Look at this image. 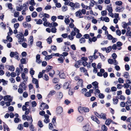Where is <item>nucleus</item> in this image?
I'll return each instance as SVG.
<instances>
[{"label": "nucleus", "instance_id": "27", "mask_svg": "<svg viewBox=\"0 0 131 131\" xmlns=\"http://www.w3.org/2000/svg\"><path fill=\"white\" fill-rule=\"evenodd\" d=\"M73 89L71 88H69V89L68 91L69 94L70 95H73L74 93V92L73 91Z\"/></svg>", "mask_w": 131, "mask_h": 131}, {"label": "nucleus", "instance_id": "16", "mask_svg": "<svg viewBox=\"0 0 131 131\" xmlns=\"http://www.w3.org/2000/svg\"><path fill=\"white\" fill-rule=\"evenodd\" d=\"M17 37L18 39L24 37L23 34L22 32H20L19 34H17Z\"/></svg>", "mask_w": 131, "mask_h": 131}, {"label": "nucleus", "instance_id": "30", "mask_svg": "<svg viewBox=\"0 0 131 131\" xmlns=\"http://www.w3.org/2000/svg\"><path fill=\"white\" fill-rule=\"evenodd\" d=\"M80 69L81 72H83L84 73L87 72V70L84 67H80Z\"/></svg>", "mask_w": 131, "mask_h": 131}, {"label": "nucleus", "instance_id": "39", "mask_svg": "<svg viewBox=\"0 0 131 131\" xmlns=\"http://www.w3.org/2000/svg\"><path fill=\"white\" fill-rule=\"evenodd\" d=\"M25 75L26 74H25L24 73H23L21 74V77L22 78V79L24 80H25V81H27V79L25 78Z\"/></svg>", "mask_w": 131, "mask_h": 131}, {"label": "nucleus", "instance_id": "61", "mask_svg": "<svg viewBox=\"0 0 131 131\" xmlns=\"http://www.w3.org/2000/svg\"><path fill=\"white\" fill-rule=\"evenodd\" d=\"M127 36H131V31H127L126 34Z\"/></svg>", "mask_w": 131, "mask_h": 131}, {"label": "nucleus", "instance_id": "55", "mask_svg": "<svg viewBox=\"0 0 131 131\" xmlns=\"http://www.w3.org/2000/svg\"><path fill=\"white\" fill-rule=\"evenodd\" d=\"M23 19L24 17L22 15H20L18 18V20L19 21H21L23 20Z\"/></svg>", "mask_w": 131, "mask_h": 131}, {"label": "nucleus", "instance_id": "12", "mask_svg": "<svg viewBox=\"0 0 131 131\" xmlns=\"http://www.w3.org/2000/svg\"><path fill=\"white\" fill-rule=\"evenodd\" d=\"M25 82V80H24L20 84L19 86V88H23L24 90H26V88L27 86H25V84L24 83Z\"/></svg>", "mask_w": 131, "mask_h": 131}, {"label": "nucleus", "instance_id": "51", "mask_svg": "<svg viewBox=\"0 0 131 131\" xmlns=\"http://www.w3.org/2000/svg\"><path fill=\"white\" fill-rule=\"evenodd\" d=\"M29 4L35 6L36 5V3L35 2L34 0H31Z\"/></svg>", "mask_w": 131, "mask_h": 131}, {"label": "nucleus", "instance_id": "53", "mask_svg": "<svg viewBox=\"0 0 131 131\" xmlns=\"http://www.w3.org/2000/svg\"><path fill=\"white\" fill-rule=\"evenodd\" d=\"M44 78H43L46 81H47L49 80V78L48 76L46 74H45V75L44 76Z\"/></svg>", "mask_w": 131, "mask_h": 131}, {"label": "nucleus", "instance_id": "56", "mask_svg": "<svg viewBox=\"0 0 131 131\" xmlns=\"http://www.w3.org/2000/svg\"><path fill=\"white\" fill-rule=\"evenodd\" d=\"M94 113L95 115H96L97 117H98L99 118H101V114H99L96 112H95Z\"/></svg>", "mask_w": 131, "mask_h": 131}, {"label": "nucleus", "instance_id": "63", "mask_svg": "<svg viewBox=\"0 0 131 131\" xmlns=\"http://www.w3.org/2000/svg\"><path fill=\"white\" fill-rule=\"evenodd\" d=\"M28 96V94L26 92H25L23 93V96L24 98H26Z\"/></svg>", "mask_w": 131, "mask_h": 131}, {"label": "nucleus", "instance_id": "41", "mask_svg": "<svg viewBox=\"0 0 131 131\" xmlns=\"http://www.w3.org/2000/svg\"><path fill=\"white\" fill-rule=\"evenodd\" d=\"M68 7L66 6H63L62 7V10L63 12H64L67 10Z\"/></svg>", "mask_w": 131, "mask_h": 131}, {"label": "nucleus", "instance_id": "58", "mask_svg": "<svg viewBox=\"0 0 131 131\" xmlns=\"http://www.w3.org/2000/svg\"><path fill=\"white\" fill-rule=\"evenodd\" d=\"M17 128L19 130H21L23 128V126L22 124H20L18 125Z\"/></svg>", "mask_w": 131, "mask_h": 131}, {"label": "nucleus", "instance_id": "9", "mask_svg": "<svg viewBox=\"0 0 131 131\" xmlns=\"http://www.w3.org/2000/svg\"><path fill=\"white\" fill-rule=\"evenodd\" d=\"M57 113L58 114L61 113L63 111L62 108L61 106H58L56 108Z\"/></svg>", "mask_w": 131, "mask_h": 131}, {"label": "nucleus", "instance_id": "28", "mask_svg": "<svg viewBox=\"0 0 131 131\" xmlns=\"http://www.w3.org/2000/svg\"><path fill=\"white\" fill-rule=\"evenodd\" d=\"M123 76L126 78H128L129 75L128 72H125Z\"/></svg>", "mask_w": 131, "mask_h": 131}, {"label": "nucleus", "instance_id": "32", "mask_svg": "<svg viewBox=\"0 0 131 131\" xmlns=\"http://www.w3.org/2000/svg\"><path fill=\"white\" fill-rule=\"evenodd\" d=\"M10 35H8L7 36V40H8L10 42H11L12 41L13 39L12 38L9 36Z\"/></svg>", "mask_w": 131, "mask_h": 131}, {"label": "nucleus", "instance_id": "22", "mask_svg": "<svg viewBox=\"0 0 131 131\" xmlns=\"http://www.w3.org/2000/svg\"><path fill=\"white\" fill-rule=\"evenodd\" d=\"M3 123L4 124L3 125L4 128V131H5L6 130H7L9 129V128L7 125L4 122H3Z\"/></svg>", "mask_w": 131, "mask_h": 131}, {"label": "nucleus", "instance_id": "4", "mask_svg": "<svg viewBox=\"0 0 131 131\" xmlns=\"http://www.w3.org/2000/svg\"><path fill=\"white\" fill-rule=\"evenodd\" d=\"M91 118L97 124H99L100 123L99 120L98 118L95 116L92 115Z\"/></svg>", "mask_w": 131, "mask_h": 131}, {"label": "nucleus", "instance_id": "3", "mask_svg": "<svg viewBox=\"0 0 131 131\" xmlns=\"http://www.w3.org/2000/svg\"><path fill=\"white\" fill-rule=\"evenodd\" d=\"M71 82L70 81L65 82L63 84V89H67L71 88Z\"/></svg>", "mask_w": 131, "mask_h": 131}, {"label": "nucleus", "instance_id": "47", "mask_svg": "<svg viewBox=\"0 0 131 131\" xmlns=\"http://www.w3.org/2000/svg\"><path fill=\"white\" fill-rule=\"evenodd\" d=\"M9 31L8 32L7 34L8 35H10L13 34V32L10 27L9 28Z\"/></svg>", "mask_w": 131, "mask_h": 131}, {"label": "nucleus", "instance_id": "5", "mask_svg": "<svg viewBox=\"0 0 131 131\" xmlns=\"http://www.w3.org/2000/svg\"><path fill=\"white\" fill-rule=\"evenodd\" d=\"M75 14L77 17H79V18H82L83 17V16H81L82 14L80 9L76 12L75 13Z\"/></svg>", "mask_w": 131, "mask_h": 131}, {"label": "nucleus", "instance_id": "64", "mask_svg": "<svg viewBox=\"0 0 131 131\" xmlns=\"http://www.w3.org/2000/svg\"><path fill=\"white\" fill-rule=\"evenodd\" d=\"M57 29L55 27L52 28L51 29V31L52 32L55 33L56 32Z\"/></svg>", "mask_w": 131, "mask_h": 131}, {"label": "nucleus", "instance_id": "25", "mask_svg": "<svg viewBox=\"0 0 131 131\" xmlns=\"http://www.w3.org/2000/svg\"><path fill=\"white\" fill-rule=\"evenodd\" d=\"M112 120L111 119H108L106 121L105 124L106 125H109L110 124L111 122H112Z\"/></svg>", "mask_w": 131, "mask_h": 131}, {"label": "nucleus", "instance_id": "11", "mask_svg": "<svg viewBox=\"0 0 131 131\" xmlns=\"http://www.w3.org/2000/svg\"><path fill=\"white\" fill-rule=\"evenodd\" d=\"M110 6H108L107 7V10L108 11V12L110 13H111L112 14V16L111 17H113V13H112L113 12V9L112 8V7H111V4H110Z\"/></svg>", "mask_w": 131, "mask_h": 131}, {"label": "nucleus", "instance_id": "21", "mask_svg": "<svg viewBox=\"0 0 131 131\" xmlns=\"http://www.w3.org/2000/svg\"><path fill=\"white\" fill-rule=\"evenodd\" d=\"M101 131H107V128L105 125H102Z\"/></svg>", "mask_w": 131, "mask_h": 131}, {"label": "nucleus", "instance_id": "6", "mask_svg": "<svg viewBox=\"0 0 131 131\" xmlns=\"http://www.w3.org/2000/svg\"><path fill=\"white\" fill-rule=\"evenodd\" d=\"M32 82L36 84V87L38 88L39 87L38 81L37 79L33 78L32 80Z\"/></svg>", "mask_w": 131, "mask_h": 131}, {"label": "nucleus", "instance_id": "44", "mask_svg": "<svg viewBox=\"0 0 131 131\" xmlns=\"http://www.w3.org/2000/svg\"><path fill=\"white\" fill-rule=\"evenodd\" d=\"M103 18V20H104L106 22H108L110 21L109 18L107 17L106 16L104 18Z\"/></svg>", "mask_w": 131, "mask_h": 131}, {"label": "nucleus", "instance_id": "18", "mask_svg": "<svg viewBox=\"0 0 131 131\" xmlns=\"http://www.w3.org/2000/svg\"><path fill=\"white\" fill-rule=\"evenodd\" d=\"M77 120L79 122H81L83 119V117L82 116H79L77 118Z\"/></svg>", "mask_w": 131, "mask_h": 131}, {"label": "nucleus", "instance_id": "13", "mask_svg": "<svg viewBox=\"0 0 131 131\" xmlns=\"http://www.w3.org/2000/svg\"><path fill=\"white\" fill-rule=\"evenodd\" d=\"M7 68H8V70L11 71H13L15 70V67L13 66H10L7 65L6 66Z\"/></svg>", "mask_w": 131, "mask_h": 131}, {"label": "nucleus", "instance_id": "43", "mask_svg": "<svg viewBox=\"0 0 131 131\" xmlns=\"http://www.w3.org/2000/svg\"><path fill=\"white\" fill-rule=\"evenodd\" d=\"M35 71L33 70V69L32 68H31L30 69V71L29 72L30 73V74L32 75H33L35 73Z\"/></svg>", "mask_w": 131, "mask_h": 131}, {"label": "nucleus", "instance_id": "26", "mask_svg": "<svg viewBox=\"0 0 131 131\" xmlns=\"http://www.w3.org/2000/svg\"><path fill=\"white\" fill-rule=\"evenodd\" d=\"M59 81V79L54 78L52 80L53 82L54 83H57Z\"/></svg>", "mask_w": 131, "mask_h": 131}, {"label": "nucleus", "instance_id": "57", "mask_svg": "<svg viewBox=\"0 0 131 131\" xmlns=\"http://www.w3.org/2000/svg\"><path fill=\"white\" fill-rule=\"evenodd\" d=\"M101 118H102L104 120H105L106 119V115L105 114H104L102 113L101 114Z\"/></svg>", "mask_w": 131, "mask_h": 131}, {"label": "nucleus", "instance_id": "10", "mask_svg": "<svg viewBox=\"0 0 131 131\" xmlns=\"http://www.w3.org/2000/svg\"><path fill=\"white\" fill-rule=\"evenodd\" d=\"M82 129L83 131H90L91 130L89 128V126L87 125L83 126Z\"/></svg>", "mask_w": 131, "mask_h": 131}, {"label": "nucleus", "instance_id": "7", "mask_svg": "<svg viewBox=\"0 0 131 131\" xmlns=\"http://www.w3.org/2000/svg\"><path fill=\"white\" fill-rule=\"evenodd\" d=\"M60 78L61 79H64L66 77V76L64 73L63 72V70L60 71L59 73Z\"/></svg>", "mask_w": 131, "mask_h": 131}, {"label": "nucleus", "instance_id": "14", "mask_svg": "<svg viewBox=\"0 0 131 131\" xmlns=\"http://www.w3.org/2000/svg\"><path fill=\"white\" fill-rule=\"evenodd\" d=\"M82 61L81 60H79L77 61L76 62L74 65V66L77 68L79 67V66L80 65Z\"/></svg>", "mask_w": 131, "mask_h": 131}, {"label": "nucleus", "instance_id": "59", "mask_svg": "<svg viewBox=\"0 0 131 131\" xmlns=\"http://www.w3.org/2000/svg\"><path fill=\"white\" fill-rule=\"evenodd\" d=\"M31 18L30 16H27L26 17V20L27 22H29L31 20Z\"/></svg>", "mask_w": 131, "mask_h": 131}, {"label": "nucleus", "instance_id": "24", "mask_svg": "<svg viewBox=\"0 0 131 131\" xmlns=\"http://www.w3.org/2000/svg\"><path fill=\"white\" fill-rule=\"evenodd\" d=\"M55 74V72L54 70H51V72L49 73V75L50 77L51 78L53 77V75Z\"/></svg>", "mask_w": 131, "mask_h": 131}, {"label": "nucleus", "instance_id": "33", "mask_svg": "<svg viewBox=\"0 0 131 131\" xmlns=\"http://www.w3.org/2000/svg\"><path fill=\"white\" fill-rule=\"evenodd\" d=\"M112 49V47L111 46H109L107 49L106 48V53H108L110 52Z\"/></svg>", "mask_w": 131, "mask_h": 131}, {"label": "nucleus", "instance_id": "20", "mask_svg": "<svg viewBox=\"0 0 131 131\" xmlns=\"http://www.w3.org/2000/svg\"><path fill=\"white\" fill-rule=\"evenodd\" d=\"M8 102H5V104H6V105L8 106L10 105V102L12 101V99L10 98V99H8Z\"/></svg>", "mask_w": 131, "mask_h": 131}, {"label": "nucleus", "instance_id": "8", "mask_svg": "<svg viewBox=\"0 0 131 131\" xmlns=\"http://www.w3.org/2000/svg\"><path fill=\"white\" fill-rule=\"evenodd\" d=\"M36 62L38 64H40L42 62L41 60L40 59V55L38 54L36 57Z\"/></svg>", "mask_w": 131, "mask_h": 131}, {"label": "nucleus", "instance_id": "48", "mask_svg": "<svg viewBox=\"0 0 131 131\" xmlns=\"http://www.w3.org/2000/svg\"><path fill=\"white\" fill-rule=\"evenodd\" d=\"M101 13L102 15L103 16H106L107 14V12L105 10L102 11Z\"/></svg>", "mask_w": 131, "mask_h": 131}, {"label": "nucleus", "instance_id": "46", "mask_svg": "<svg viewBox=\"0 0 131 131\" xmlns=\"http://www.w3.org/2000/svg\"><path fill=\"white\" fill-rule=\"evenodd\" d=\"M123 3L121 1H117L115 2V4L118 6L121 5Z\"/></svg>", "mask_w": 131, "mask_h": 131}, {"label": "nucleus", "instance_id": "19", "mask_svg": "<svg viewBox=\"0 0 131 131\" xmlns=\"http://www.w3.org/2000/svg\"><path fill=\"white\" fill-rule=\"evenodd\" d=\"M92 84L94 86L95 89L98 88V83L96 81L93 82L92 83Z\"/></svg>", "mask_w": 131, "mask_h": 131}, {"label": "nucleus", "instance_id": "37", "mask_svg": "<svg viewBox=\"0 0 131 131\" xmlns=\"http://www.w3.org/2000/svg\"><path fill=\"white\" fill-rule=\"evenodd\" d=\"M56 93V91L54 90H52L50 91L48 95L52 96L55 94Z\"/></svg>", "mask_w": 131, "mask_h": 131}, {"label": "nucleus", "instance_id": "49", "mask_svg": "<svg viewBox=\"0 0 131 131\" xmlns=\"http://www.w3.org/2000/svg\"><path fill=\"white\" fill-rule=\"evenodd\" d=\"M29 128L31 131H35V129L33 125H30L29 126Z\"/></svg>", "mask_w": 131, "mask_h": 131}, {"label": "nucleus", "instance_id": "34", "mask_svg": "<svg viewBox=\"0 0 131 131\" xmlns=\"http://www.w3.org/2000/svg\"><path fill=\"white\" fill-rule=\"evenodd\" d=\"M64 51L68 52L70 50V48L69 47L65 46L64 47H63Z\"/></svg>", "mask_w": 131, "mask_h": 131}, {"label": "nucleus", "instance_id": "42", "mask_svg": "<svg viewBox=\"0 0 131 131\" xmlns=\"http://www.w3.org/2000/svg\"><path fill=\"white\" fill-rule=\"evenodd\" d=\"M91 93L89 92H86L84 94V95L86 97H90L91 96Z\"/></svg>", "mask_w": 131, "mask_h": 131}, {"label": "nucleus", "instance_id": "45", "mask_svg": "<svg viewBox=\"0 0 131 131\" xmlns=\"http://www.w3.org/2000/svg\"><path fill=\"white\" fill-rule=\"evenodd\" d=\"M107 38L109 40H111L113 38V37L112 35L109 34L107 35Z\"/></svg>", "mask_w": 131, "mask_h": 131}, {"label": "nucleus", "instance_id": "62", "mask_svg": "<svg viewBox=\"0 0 131 131\" xmlns=\"http://www.w3.org/2000/svg\"><path fill=\"white\" fill-rule=\"evenodd\" d=\"M19 26V24L18 23H16L14 25V27L15 29H17Z\"/></svg>", "mask_w": 131, "mask_h": 131}, {"label": "nucleus", "instance_id": "23", "mask_svg": "<svg viewBox=\"0 0 131 131\" xmlns=\"http://www.w3.org/2000/svg\"><path fill=\"white\" fill-rule=\"evenodd\" d=\"M28 4L27 3L26 4H24L23 6V10L26 11L27 9V5H28Z\"/></svg>", "mask_w": 131, "mask_h": 131}, {"label": "nucleus", "instance_id": "36", "mask_svg": "<svg viewBox=\"0 0 131 131\" xmlns=\"http://www.w3.org/2000/svg\"><path fill=\"white\" fill-rule=\"evenodd\" d=\"M10 96L9 95H7L5 96H4L3 97V99L5 101H7L8 100V99H9V98L10 97Z\"/></svg>", "mask_w": 131, "mask_h": 131}, {"label": "nucleus", "instance_id": "15", "mask_svg": "<svg viewBox=\"0 0 131 131\" xmlns=\"http://www.w3.org/2000/svg\"><path fill=\"white\" fill-rule=\"evenodd\" d=\"M52 66L48 65L46 68V72H48L50 71V70L52 69Z\"/></svg>", "mask_w": 131, "mask_h": 131}, {"label": "nucleus", "instance_id": "17", "mask_svg": "<svg viewBox=\"0 0 131 131\" xmlns=\"http://www.w3.org/2000/svg\"><path fill=\"white\" fill-rule=\"evenodd\" d=\"M117 96L116 97V98H113V104H117L118 102V100L117 99Z\"/></svg>", "mask_w": 131, "mask_h": 131}, {"label": "nucleus", "instance_id": "31", "mask_svg": "<svg viewBox=\"0 0 131 131\" xmlns=\"http://www.w3.org/2000/svg\"><path fill=\"white\" fill-rule=\"evenodd\" d=\"M47 41L48 43L50 44L52 42L51 38L50 37H49L47 39Z\"/></svg>", "mask_w": 131, "mask_h": 131}, {"label": "nucleus", "instance_id": "2", "mask_svg": "<svg viewBox=\"0 0 131 131\" xmlns=\"http://www.w3.org/2000/svg\"><path fill=\"white\" fill-rule=\"evenodd\" d=\"M78 110L79 112L81 113L88 112L89 111L88 108L85 107H82L81 106L78 107Z\"/></svg>", "mask_w": 131, "mask_h": 131}, {"label": "nucleus", "instance_id": "35", "mask_svg": "<svg viewBox=\"0 0 131 131\" xmlns=\"http://www.w3.org/2000/svg\"><path fill=\"white\" fill-rule=\"evenodd\" d=\"M63 96L62 93L61 92H60L59 93V95L58 97V99H61L62 98Z\"/></svg>", "mask_w": 131, "mask_h": 131}, {"label": "nucleus", "instance_id": "1", "mask_svg": "<svg viewBox=\"0 0 131 131\" xmlns=\"http://www.w3.org/2000/svg\"><path fill=\"white\" fill-rule=\"evenodd\" d=\"M69 5L72 7L71 9L73 10H74L75 8H79L80 7L79 4L78 3H74L72 2H70L69 3Z\"/></svg>", "mask_w": 131, "mask_h": 131}, {"label": "nucleus", "instance_id": "40", "mask_svg": "<svg viewBox=\"0 0 131 131\" xmlns=\"http://www.w3.org/2000/svg\"><path fill=\"white\" fill-rule=\"evenodd\" d=\"M26 119H27L28 121L29 120L30 121V123L31 124L32 123L33 120L31 116V117L30 118V117L29 116H28L26 118L24 119L25 120Z\"/></svg>", "mask_w": 131, "mask_h": 131}, {"label": "nucleus", "instance_id": "29", "mask_svg": "<svg viewBox=\"0 0 131 131\" xmlns=\"http://www.w3.org/2000/svg\"><path fill=\"white\" fill-rule=\"evenodd\" d=\"M37 46L40 48H42V42L41 41H39L36 43Z\"/></svg>", "mask_w": 131, "mask_h": 131}, {"label": "nucleus", "instance_id": "50", "mask_svg": "<svg viewBox=\"0 0 131 131\" xmlns=\"http://www.w3.org/2000/svg\"><path fill=\"white\" fill-rule=\"evenodd\" d=\"M19 13L18 12H15L14 14V17H18L19 15Z\"/></svg>", "mask_w": 131, "mask_h": 131}, {"label": "nucleus", "instance_id": "52", "mask_svg": "<svg viewBox=\"0 0 131 131\" xmlns=\"http://www.w3.org/2000/svg\"><path fill=\"white\" fill-rule=\"evenodd\" d=\"M21 63L22 64H24L26 63V60L25 58H22L20 60Z\"/></svg>", "mask_w": 131, "mask_h": 131}, {"label": "nucleus", "instance_id": "38", "mask_svg": "<svg viewBox=\"0 0 131 131\" xmlns=\"http://www.w3.org/2000/svg\"><path fill=\"white\" fill-rule=\"evenodd\" d=\"M37 15V14L35 11L33 12L31 14L32 17L34 18L36 17Z\"/></svg>", "mask_w": 131, "mask_h": 131}, {"label": "nucleus", "instance_id": "54", "mask_svg": "<svg viewBox=\"0 0 131 131\" xmlns=\"http://www.w3.org/2000/svg\"><path fill=\"white\" fill-rule=\"evenodd\" d=\"M51 48L52 50L54 51L56 50L57 49V47L55 45L51 46Z\"/></svg>", "mask_w": 131, "mask_h": 131}, {"label": "nucleus", "instance_id": "60", "mask_svg": "<svg viewBox=\"0 0 131 131\" xmlns=\"http://www.w3.org/2000/svg\"><path fill=\"white\" fill-rule=\"evenodd\" d=\"M86 41V40L84 39V38H81L80 39V41L81 43H84Z\"/></svg>", "mask_w": 131, "mask_h": 131}]
</instances>
